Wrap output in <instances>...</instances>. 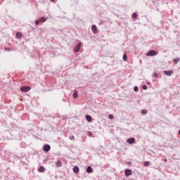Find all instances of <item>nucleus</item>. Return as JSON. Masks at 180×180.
Masks as SVG:
<instances>
[{"label": "nucleus", "mask_w": 180, "mask_h": 180, "mask_svg": "<svg viewBox=\"0 0 180 180\" xmlns=\"http://www.w3.org/2000/svg\"><path fill=\"white\" fill-rule=\"evenodd\" d=\"M146 56H148V57H151L153 56H157V51H154V50H150L147 53Z\"/></svg>", "instance_id": "1"}, {"label": "nucleus", "mask_w": 180, "mask_h": 180, "mask_svg": "<svg viewBox=\"0 0 180 180\" xmlns=\"http://www.w3.org/2000/svg\"><path fill=\"white\" fill-rule=\"evenodd\" d=\"M30 89H32V88L30 86H22L20 88V91L22 92H29Z\"/></svg>", "instance_id": "2"}, {"label": "nucleus", "mask_w": 180, "mask_h": 180, "mask_svg": "<svg viewBox=\"0 0 180 180\" xmlns=\"http://www.w3.org/2000/svg\"><path fill=\"white\" fill-rule=\"evenodd\" d=\"M164 74L165 75H167V77H171L172 75V74H174V71H172V70H169V71L165 70Z\"/></svg>", "instance_id": "3"}, {"label": "nucleus", "mask_w": 180, "mask_h": 180, "mask_svg": "<svg viewBox=\"0 0 180 180\" xmlns=\"http://www.w3.org/2000/svg\"><path fill=\"white\" fill-rule=\"evenodd\" d=\"M80 49H81V43H79L77 44L76 47H75L74 51L75 53H78V51H79Z\"/></svg>", "instance_id": "4"}, {"label": "nucleus", "mask_w": 180, "mask_h": 180, "mask_svg": "<svg viewBox=\"0 0 180 180\" xmlns=\"http://www.w3.org/2000/svg\"><path fill=\"white\" fill-rule=\"evenodd\" d=\"M50 148H51L50 145L46 144L44 146V151H45V153H48V151H50Z\"/></svg>", "instance_id": "5"}, {"label": "nucleus", "mask_w": 180, "mask_h": 180, "mask_svg": "<svg viewBox=\"0 0 180 180\" xmlns=\"http://www.w3.org/2000/svg\"><path fill=\"white\" fill-rule=\"evenodd\" d=\"M134 141H136V139H134V138H129L127 140V143H128L129 144H133V143H134Z\"/></svg>", "instance_id": "6"}, {"label": "nucleus", "mask_w": 180, "mask_h": 180, "mask_svg": "<svg viewBox=\"0 0 180 180\" xmlns=\"http://www.w3.org/2000/svg\"><path fill=\"white\" fill-rule=\"evenodd\" d=\"M125 175L126 176H129V175H131V170H130L129 169H126Z\"/></svg>", "instance_id": "7"}, {"label": "nucleus", "mask_w": 180, "mask_h": 180, "mask_svg": "<svg viewBox=\"0 0 180 180\" xmlns=\"http://www.w3.org/2000/svg\"><path fill=\"white\" fill-rule=\"evenodd\" d=\"M91 30H92L93 33H94V34H96V30H98L96 25H92Z\"/></svg>", "instance_id": "8"}, {"label": "nucleus", "mask_w": 180, "mask_h": 180, "mask_svg": "<svg viewBox=\"0 0 180 180\" xmlns=\"http://www.w3.org/2000/svg\"><path fill=\"white\" fill-rule=\"evenodd\" d=\"M16 37L17 39H22L23 37V34H21V32H16Z\"/></svg>", "instance_id": "9"}, {"label": "nucleus", "mask_w": 180, "mask_h": 180, "mask_svg": "<svg viewBox=\"0 0 180 180\" xmlns=\"http://www.w3.org/2000/svg\"><path fill=\"white\" fill-rule=\"evenodd\" d=\"M73 98L74 99H77V98H78V91L77 90H75L73 93Z\"/></svg>", "instance_id": "10"}, {"label": "nucleus", "mask_w": 180, "mask_h": 180, "mask_svg": "<svg viewBox=\"0 0 180 180\" xmlns=\"http://www.w3.org/2000/svg\"><path fill=\"white\" fill-rule=\"evenodd\" d=\"M44 171H46V169L44 168V167L41 166L39 169H38V172H44Z\"/></svg>", "instance_id": "11"}, {"label": "nucleus", "mask_w": 180, "mask_h": 180, "mask_svg": "<svg viewBox=\"0 0 180 180\" xmlns=\"http://www.w3.org/2000/svg\"><path fill=\"white\" fill-rule=\"evenodd\" d=\"M86 172L88 174H91V172H93V170H92V167L91 166H89L87 168H86Z\"/></svg>", "instance_id": "12"}, {"label": "nucleus", "mask_w": 180, "mask_h": 180, "mask_svg": "<svg viewBox=\"0 0 180 180\" xmlns=\"http://www.w3.org/2000/svg\"><path fill=\"white\" fill-rule=\"evenodd\" d=\"M73 172H75V174H78V172H79V168L78 167H75L73 169Z\"/></svg>", "instance_id": "13"}, {"label": "nucleus", "mask_w": 180, "mask_h": 180, "mask_svg": "<svg viewBox=\"0 0 180 180\" xmlns=\"http://www.w3.org/2000/svg\"><path fill=\"white\" fill-rule=\"evenodd\" d=\"M86 119L89 122H92V117H91V115H86Z\"/></svg>", "instance_id": "14"}, {"label": "nucleus", "mask_w": 180, "mask_h": 180, "mask_svg": "<svg viewBox=\"0 0 180 180\" xmlns=\"http://www.w3.org/2000/svg\"><path fill=\"white\" fill-rule=\"evenodd\" d=\"M40 23H44V22H46V19L45 17H41L39 19Z\"/></svg>", "instance_id": "15"}, {"label": "nucleus", "mask_w": 180, "mask_h": 180, "mask_svg": "<svg viewBox=\"0 0 180 180\" xmlns=\"http://www.w3.org/2000/svg\"><path fill=\"white\" fill-rule=\"evenodd\" d=\"M141 113H142V115H147V113H148V111H147V110H142L141 111Z\"/></svg>", "instance_id": "16"}, {"label": "nucleus", "mask_w": 180, "mask_h": 180, "mask_svg": "<svg viewBox=\"0 0 180 180\" xmlns=\"http://www.w3.org/2000/svg\"><path fill=\"white\" fill-rule=\"evenodd\" d=\"M123 60H124V61H127V55L124 54V56H123Z\"/></svg>", "instance_id": "17"}, {"label": "nucleus", "mask_w": 180, "mask_h": 180, "mask_svg": "<svg viewBox=\"0 0 180 180\" xmlns=\"http://www.w3.org/2000/svg\"><path fill=\"white\" fill-rule=\"evenodd\" d=\"M56 167H61V161H58L57 162H56Z\"/></svg>", "instance_id": "18"}, {"label": "nucleus", "mask_w": 180, "mask_h": 180, "mask_svg": "<svg viewBox=\"0 0 180 180\" xmlns=\"http://www.w3.org/2000/svg\"><path fill=\"white\" fill-rule=\"evenodd\" d=\"M132 18H133L134 19H136V18H137V13H134L132 14Z\"/></svg>", "instance_id": "19"}, {"label": "nucleus", "mask_w": 180, "mask_h": 180, "mask_svg": "<svg viewBox=\"0 0 180 180\" xmlns=\"http://www.w3.org/2000/svg\"><path fill=\"white\" fill-rule=\"evenodd\" d=\"M134 92H138L139 91V87L138 86H134Z\"/></svg>", "instance_id": "20"}, {"label": "nucleus", "mask_w": 180, "mask_h": 180, "mask_svg": "<svg viewBox=\"0 0 180 180\" xmlns=\"http://www.w3.org/2000/svg\"><path fill=\"white\" fill-rule=\"evenodd\" d=\"M150 165V162H144V167H148Z\"/></svg>", "instance_id": "21"}, {"label": "nucleus", "mask_w": 180, "mask_h": 180, "mask_svg": "<svg viewBox=\"0 0 180 180\" xmlns=\"http://www.w3.org/2000/svg\"><path fill=\"white\" fill-rule=\"evenodd\" d=\"M115 118V117L113 116V115H112V114H110V115H108V119H114Z\"/></svg>", "instance_id": "22"}, {"label": "nucleus", "mask_w": 180, "mask_h": 180, "mask_svg": "<svg viewBox=\"0 0 180 180\" xmlns=\"http://www.w3.org/2000/svg\"><path fill=\"white\" fill-rule=\"evenodd\" d=\"M179 58H176L174 59V63L176 64V63H179Z\"/></svg>", "instance_id": "23"}, {"label": "nucleus", "mask_w": 180, "mask_h": 180, "mask_svg": "<svg viewBox=\"0 0 180 180\" xmlns=\"http://www.w3.org/2000/svg\"><path fill=\"white\" fill-rule=\"evenodd\" d=\"M70 140H74L75 139V137L74 136V135H72L70 136Z\"/></svg>", "instance_id": "24"}, {"label": "nucleus", "mask_w": 180, "mask_h": 180, "mask_svg": "<svg viewBox=\"0 0 180 180\" xmlns=\"http://www.w3.org/2000/svg\"><path fill=\"white\" fill-rule=\"evenodd\" d=\"M39 23H40V20H37L35 21V25H39Z\"/></svg>", "instance_id": "25"}, {"label": "nucleus", "mask_w": 180, "mask_h": 180, "mask_svg": "<svg viewBox=\"0 0 180 180\" xmlns=\"http://www.w3.org/2000/svg\"><path fill=\"white\" fill-rule=\"evenodd\" d=\"M142 88H143V89H144V90H147V89H148L147 85H143V86H142Z\"/></svg>", "instance_id": "26"}, {"label": "nucleus", "mask_w": 180, "mask_h": 180, "mask_svg": "<svg viewBox=\"0 0 180 180\" xmlns=\"http://www.w3.org/2000/svg\"><path fill=\"white\" fill-rule=\"evenodd\" d=\"M153 76H154L155 78H157V77H158V73H157V72L153 73Z\"/></svg>", "instance_id": "27"}, {"label": "nucleus", "mask_w": 180, "mask_h": 180, "mask_svg": "<svg viewBox=\"0 0 180 180\" xmlns=\"http://www.w3.org/2000/svg\"><path fill=\"white\" fill-rule=\"evenodd\" d=\"M88 136H89L91 137V136H92V132L88 131Z\"/></svg>", "instance_id": "28"}, {"label": "nucleus", "mask_w": 180, "mask_h": 180, "mask_svg": "<svg viewBox=\"0 0 180 180\" xmlns=\"http://www.w3.org/2000/svg\"><path fill=\"white\" fill-rule=\"evenodd\" d=\"M4 50H7L8 51H9V48H5Z\"/></svg>", "instance_id": "29"}, {"label": "nucleus", "mask_w": 180, "mask_h": 180, "mask_svg": "<svg viewBox=\"0 0 180 180\" xmlns=\"http://www.w3.org/2000/svg\"><path fill=\"white\" fill-rule=\"evenodd\" d=\"M164 161H165V162H167V159H165Z\"/></svg>", "instance_id": "30"}, {"label": "nucleus", "mask_w": 180, "mask_h": 180, "mask_svg": "<svg viewBox=\"0 0 180 180\" xmlns=\"http://www.w3.org/2000/svg\"><path fill=\"white\" fill-rule=\"evenodd\" d=\"M103 23V21H101V22H100V25H102Z\"/></svg>", "instance_id": "31"}, {"label": "nucleus", "mask_w": 180, "mask_h": 180, "mask_svg": "<svg viewBox=\"0 0 180 180\" xmlns=\"http://www.w3.org/2000/svg\"><path fill=\"white\" fill-rule=\"evenodd\" d=\"M51 2H54V0H50Z\"/></svg>", "instance_id": "32"}]
</instances>
